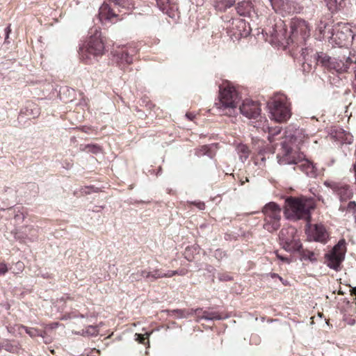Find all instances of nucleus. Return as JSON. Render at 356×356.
Returning a JSON list of instances; mask_svg holds the SVG:
<instances>
[{
    "label": "nucleus",
    "instance_id": "f257e3e1",
    "mask_svg": "<svg viewBox=\"0 0 356 356\" xmlns=\"http://www.w3.org/2000/svg\"><path fill=\"white\" fill-rule=\"evenodd\" d=\"M291 139L287 138L281 142L277 159L280 165H293L294 170H300L307 177H316L318 175L317 168L315 165L305 158L303 154L298 152L292 148L290 144Z\"/></svg>",
    "mask_w": 356,
    "mask_h": 356
},
{
    "label": "nucleus",
    "instance_id": "f03ea898",
    "mask_svg": "<svg viewBox=\"0 0 356 356\" xmlns=\"http://www.w3.org/2000/svg\"><path fill=\"white\" fill-rule=\"evenodd\" d=\"M316 63L324 68L336 72L337 73L348 72L353 70L356 63V54L355 52L348 51V55L342 56L330 57L325 53L320 52L315 54Z\"/></svg>",
    "mask_w": 356,
    "mask_h": 356
},
{
    "label": "nucleus",
    "instance_id": "7ed1b4c3",
    "mask_svg": "<svg viewBox=\"0 0 356 356\" xmlns=\"http://www.w3.org/2000/svg\"><path fill=\"white\" fill-rule=\"evenodd\" d=\"M218 102L215 103L216 108L221 115L234 116L237 113V107L241 97L234 87L226 86L220 87Z\"/></svg>",
    "mask_w": 356,
    "mask_h": 356
},
{
    "label": "nucleus",
    "instance_id": "20e7f679",
    "mask_svg": "<svg viewBox=\"0 0 356 356\" xmlns=\"http://www.w3.org/2000/svg\"><path fill=\"white\" fill-rule=\"evenodd\" d=\"M286 213L288 218L309 220L311 211L315 208L313 199L288 197L286 200Z\"/></svg>",
    "mask_w": 356,
    "mask_h": 356
},
{
    "label": "nucleus",
    "instance_id": "39448f33",
    "mask_svg": "<svg viewBox=\"0 0 356 356\" xmlns=\"http://www.w3.org/2000/svg\"><path fill=\"white\" fill-rule=\"evenodd\" d=\"M267 105L271 118L276 122H286L291 116L290 102L283 94L275 95Z\"/></svg>",
    "mask_w": 356,
    "mask_h": 356
},
{
    "label": "nucleus",
    "instance_id": "423d86ee",
    "mask_svg": "<svg viewBox=\"0 0 356 356\" xmlns=\"http://www.w3.org/2000/svg\"><path fill=\"white\" fill-rule=\"evenodd\" d=\"M354 31L348 24L339 23L327 32V39L332 45L348 47L354 39Z\"/></svg>",
    "mask_w": 356,
    "mask_h": 356
},
{
    "label": "nucleus",
    "instance_id": "0eeeda50",
    "mask_svg": "<svg viewBox=\"0 0 356 356\" xmlns=\"http://www.w3.org/2000/svg\"><path fill=\"white\" fill-rule=\"evenodd\" d=\"M104 51V44L101 38V33L95 30L94 35H91L87 44L81 47L79 55L83 60H90L92 57L102 56Z\"/></svg>",
    "mask_w": 356,
    "mask_h": 356
},
{
    "label": "nucleus",
    "instance_id": "6e6552de",
    "mask_svg": "<svg viewBox=\"0 0 356 356\" xmlns=\"http://www.w3.org/2000/svg\"><path fill=\"white\" fill-rule=\"evenodd\" d=\"M265 218L264 228L269 232L277 230L280 227L281 208L280 206L270 202L266 204L262 210Z\"/></svg>",
    "mask_w": 356,
    "mask_h": 356
},
{
    "label": "nucleus",
    "instance_id": "1a4fd4ad",
    "mask_svg": "<svg viewBox=\"0 0 356 356\" xmlns=\"http://www.w3.org/2000/svg\"><path fill=\"white\" fill-rule=\"evenodd\" d=\"M280 240L283 248L289 252L300 251L302 248L297 235V229L292 226L282 228L280 232Z\"/></svg>",
    "mask_w": 356,
    "mask_h": 356
},
{
    "label": "nucleus",
    "instance_id": "9d476101",
    "mask_svg": "<svg viewBox=\"0 0 356 356\" xmlns=\"http://www.w3.org/2000/svg\"><path fill=\"white\" fill-rule=\"evenodd\" d=\"M291 42H305L310 37V28L308 23L300 18H293L290 22Z\"/></svg>",
    "mask_w": 356,
    "mask_h": 356
},
{
    "label": "nucleus",
    "instance_id": "9b49d317",
    "mask_svg": "<svg viewBox=\"0 0 356 356\" xmlns=\"http://www.w3.org/2000/svg\"><path fill=\"white\" fill-rule=\"evenodd\" d=\"M346 253V242L343 239L340 240L335 245L332 250L325 254V263L327 266L339 271L341 270V264L344 260Z\"/></svg>",
    "mask_w": 356,
    "mask_h": 356
},
{
    "label": "nucleus",
    "instance_id": "f8f14e48",
    "mask_svg": "<svg viewBox=\"0 0 356 356\" xmlns=\"http://www.w3.org/2000/svg\"><path fill=\"white\" fill-rule=\"evenodd\" d=\"M240 113L250 120H261L259 104L250 99H245L238 108Z\"/></svg>",
    "mask_w": 356,
    "mask_h": 356
},
{
    "label": "nucleus",
    "instance_id": "ddd939ff",
    "mask_svg": "<svg viewBox=\"0 0 356 356\" xmlns=\"http://www.w3.org/2000/svg\"><path fill=\"white\" fill-rule=\"evenodd\" d=\"M324 185L331 188L332 191L338 196L339 200L341 202H346L347 200L351 199L353 197V191L347 184L325 181L324 182Z\"/></svg>",
    "mask_w": 356,
    "mask_h": 356
},
{
    "label": "nucleus",
    "instance_id": "4468645a",
    "mask_svg": "<svg viewBox=\"0 0 356 356\" xmlns=\"http://www.w3.org/2000/svg\"><path fill=\"white\" fill-rule=\"evenodd\" d=\"M136 54L134 48L122 49L114 54L115 60L120 65H129L133 62V56Z\"/></svg>",
    "mask_w": 356,
    "mask_h": 356
},
{
    "label": "nucleus",
    "instance_id": "2eb2a0df",
    "mask_svg": "<svg viewBox=\"0 0 356 356\" xmlns=\"http://www.w3.org/2000/svg\"><path fill=\"white\" fill-rule=\"evenodd\" d=\"M36 230L32 226H26L22 227L21 229H15L14 236L16 239H29L30 241H34L36 238Z\"/></svg>",
    "mask_w": 356,
    "mask_h": 356
},
{
    "label": "nucleus",
    "instance_id": "dca6fc26",
    "mask_svg": "<svg viewBox=\"0 0 356 356\" xmlns=\"http://www.w3.org/2000/svg\"><path fill=\"white\" fill-rule=\"evenodd\" d=\"M251 122H252V126L254 128L261 129L264 131H268V138L270 142L273 141L272 137L279 134L281 132L280 127H270L269 126L265 124L266 122V120L264 122L262 120H259V121H257V122L252 121Z\"/></svg>",
    "mask_w": 356,
    "mask_h": 356
},
{
    "label": "nucleus",
    "instance_id": "f3484780",
    "mask_svg": "<svg viewBox=\"0 0 356 356\" xmlns=\"http://www.w3.org/2000/svg\"><path fill=\"white\" fill-rule=\"evenodd\" d=\"M236 9L238 14L241 16H248L250 17H252L253 15H256L257 16V13H255L253 6L250 1H243L238 3Z\"/></svg>",
    "mask_w": 356,
    "mask_h": 356
},
{
    "label": "nucleus",
    "instance_id": "a211bd4d",
    "mask_svg": "<svg viewBox=\"0 0 356 356\" xmlns=\"http://www.w3.org/2000/svg\"><path fill=\"white\" fill-rule=\"evenodd\" d=\"M268 1L275 13L284 15L289 11L288 2L286 0H268Z\"/></svg>",
    "mask_w": 356,
    "mask_h": 356
},
{
    "label": "nucleus",
    "instance_id": "6ab92c4d",
    "mask_svg": "<svg viewBox=\"0 0 356 356\" xmlns=\"http://www.w3.org/2000/svg\"><path fill=\"white\" fill-rule=\"evenodd\" d=\"M99 16L101 21H111L113 18L117 17L118 15L110 8L108 4L104 3L99 8Z\"/></svg>",
    "mask_w": 356,
    "mask_h": 356
},
{
    "label": "nucleus",
    "instance_id": "aec40b11",
    "mask_svg": "<svg viewBox=\"0 0 356 356\" xmlns=\"http://www.w3.org/2000/svg\"><path fill=\"white\" fill-rule=\"evenodd\" d=\"M146 281L154 282L159 278L168 277L167 272H163L161 269L151 268L147 269Z\"/></svg>",
    "mask_w": 356,
    "mask_h": 356
},
{
    "label": "nucleus",
    "instance_id": "412c9836",
    "mask_svg": "<svg viewBox=\"0 0 356 356\" xmlns=\"http://www.w3.org/2000/svg\"><path fill=\"white\" fill-rule=\"evenodd\" d=\"M314 239L316 241L325 243L327 238V233L323 225H316L313 232Z\"/></svg>",
    "mask_w": 356,
    "mask_h": 356
},
{
    "label": "nucleus",
    "instance_id": "4be33fe9",
    "mask_svg": "<svg viewBox=\"0 0 356 356\" xmlns=\"http://www.w3.org/2000/svg\"><path fill=\"white\" fill-rule=\"evenodd\" d=\"M197 316V321H199L201 319H204L207 321H215V320H221L223 317L221 316L220 314L218 312H209L207 311H201L196 314Z\"/></svg>",
    "mask_w": 356,
    "mask_h": 356
},
{
    "label": "nucleus",
    "instance_id": "5701e85b",
    "mask_svg": "<svg viewBox=\"0 0 356 356\" xmlns=\"http://www.w3.org/2000/svg\"><path fill=\"white\" fill-rule=\"evenodd\" d=\"M201 308L197 309H175L172 312L174 313L176 316L179 318H184L191 316L193 315L197 314L198 312H201Z\"/></svg>",
    "mask_w": 356,
    "mask_h": 356
},
{
    "label": "nucleus",
    "instance_id": "b1692460",
    "mask_svg": "<svg viewBox=\"0 0 356 356\" xmlns=\"http://www.w3.org/2000/svg\"><path fill=\"white\" fill-rule=\"evenodd\" d=\"M234 0H215L213 6L216 10L225 12L227 9L234 6Z\"/></svg>",
    "mask_w": 356,
    "mask_h": 356
},
{
    "label": "nucleus",
    "instance_id": "393cba45",
    "mask_svg": "<svg viewBox=\"0 0 356 356\" xmlns=\"http://www.w3.org/2000/svg\"><path fill=\"white\" fill-rule=\"evenodd\" d=\"M0 349H4L6 351L17 353L20 349L19 343H13L9 341H5L0 343Z\"/></svg>",
    "mask_w": 356,
    "mask_h": 356
},
{
    "label": "nucleus",
    "instance_id": "a878e982",
    "mask_svg": "<svg viewBox=\"0 0 356 356\" xmlns=\"http://www.w3.org/2000/svg\"><path fill=\"white\" fill-rule=\"evenodd\" d=\"M113 2L115 6H117L118 10L120 12V9H124L129 10L134 8V5L131 0H109Z\"/></svg>",
    "mask_w": 356,
    "mask_h": 356
},
{
    "label": "nucleus",
    "instance_id": "bb28decb",
    "mask_svg": "<svg viewBox=\"0 0 356 356\" xmlns=\"http://www.w3.org/2000/svg\"><path fill=\"white\" fill-rule=\"evenodd\" d=\"M21 329L24 330L31 338L43 336L44 334V330L42 331L37 328L30 327L23 325L19 326V330Z\"/></svg>",
    "mask_w": 356,
    "mask_h": 356
},
{
    "label": "nucleus",
    "instance_id": "cd10ccee",
    "mask_svg": "<svg viewBox=\"0 0 356 356\" xmlns=\"http://www.w3.org/2000/svg\"><path fill=\"white\" fill-rule=\"evenodd\" d=\"M236 149L241 161L243 163L245 162L250 154V150L248 146L244 144H239L238 145H237Z\"/></svg>",
    "mask_w": 356,
    "mask_h": 356
},
{
    "label": "nucleus",
    "instance_id": "c85d7f7f",
    "mask_svg": "<svg viewBox=\"0 0 356 356\" xmlns=\"http://www.w3.org/2000/svg\"><path fill=\"white\" fill-rule=\"evenodd\" d=\"M339 210L342 212L346 211L347 213L350 214L356 220V203H355V202H354V201L349 202L346 207L341 204Z\"/></svg>",
    "mask_w": 356,
    "mask_h": 356
},
{
    "label": "nucleus",
    "instance_id": "c756f323",
    "mask_svg": "<svg viewBox=\"0 0 356 356\" xmlns=\"http://www.w3.org/2000/svg\"><path fill=\"white\" fill-rule=\"evenodd\" d=\"M80 317L81 318H84L86 320L87 322H90L89 318L91 317V315L88 314V313L86 314H78L77 312H71L68 314H64L61 317V320H68V319H72Z\"/></svg>",
    "mask_w": 356,
    "mask_h": 356
},
{
    "label": "nucleus",
    "instance_id": "7c9ffc66",
    "mask_svg": "<svg viewBox=\"0 0 356 356\" xmlns=\"http://www.w3.org/2000/svg\"><path fill=\"white\" fill-rule=\"evenodd\" d=\"M99 333L98 326L89 325L86 330H81L76 332V334H79L83 337H93L97 336Z\"/></svg>",
    "mask_w": 356,
    "mask_h": 356
},
{
    "label": "nucleus",
    "instance_id": "2f4dec72",
    "mask_svg": "<svg viewBox=\"0 0 356 356\" xmlns=\"http://www.w3.org/2000/svg\"><path fill=\"white\" fill-rule=\"evenodd\" d=\"M350 4L349 0H341L339 2L336 3V9L334 10H332L331 13H337L339 12H343L345 8H346Z\"/></svg>",
    "mask_w": 356,
    "mask_h": 356
},
{
    "label": "nucleus",
    "instance_id": "473e14b6",
    "mask_svg": "<svg viewBox=\"0 0 356 356\" xmlns=\"http://www.w3.org/2000/svg\"><path fill=\"white\" fill-rule=\"evenodd\" d=\"M146 273H147V269L138 270L136 273H133L129 276V280H131V282L139 281V280H142L143 278L146 280V275H145Z\"/></svg>",
    "mask_w": 356,
    "mask_h": 356
},
{
    "label": "nucleus",
    "instance_id": "72a5a7b5",
    "mask_svg": "<svg viewBox=\"0 0 356 356\" xmlns=\"http://www.w3.org/2000/svg\"><path fill=\"white\" fill-rule=\"evenodd\" d=\"M329 29L332 31V29H330L328 24L323 22L322 21H321L317 26V30L319 31L320 34L324 38H327V32Z\"/></svg>",
    "mask_w": 356,
    "mask_h": 356
},
{
    "label": "nucleus",
    "instance_id": "f704fd0d",
    "mask_svg": "<svg viewBox=\"0 0 356 356\" xmlns=\"http://www.w3.org/2000/svg\"><path fill=\"white\" fill-rule=\"evenodd\" d=\"M299 252H300L301 260H305V261L308 260L310 261H315L316 260L313 252H311L309 250H302V251L300 250Z\"/></svg>",
    "mask_w": 356,
    "mask_h": 356
},
{
    "label": "nucleus",
    "instance_id": "c9c22d12",
    "mask_svg": "<svg viewBox=\"0 0 356 356\" xmlns=\"http://www.w3.org/2000/svg\"><path fill=\"white\" fill-rule=\"evenodd\" d=\"M156 1L157 6L161 11L168 13L172 0H156Z\"/></svg>",
    "mask_w": 356,
    "mask_h": 356
},
{
    "label": "nucleus",
    "instance_id": "e433bc0d",
    "mask_svg": "<svg viewBox=\"0 0 356 356\" xmlns=\"http://www.w3.org/2000/svg\"><path fill=\"white\" fill-rule=\"evenodd\" d=\"M317 52L314 53L313 48H312L310 47H305L304 48H302L301 55L302 56L303 58L305 60H308L309 57H312V55H314V59L316 60V59L315 58V54Z\"/></svg>",
    "mask_w": 356,
    "mask_h": 356
},
{
    "label": "nucleus",
    "instance_id": "4c0bfd02",
    "mask_svg": "<svg viewBox=\"0 0 356 356\" xmlns=\"http://www.w3.org/2000/svg\"><path fill=\"white\" fill-rule=\"evenodd\" d=\"M338 137L343 141V143L347 144L352 143L353 140V136L350 133L343 130L341 133L339 134Z\"/></svg>",
    "mask_w": 356,
    "mask_h": 356
},
{
    "label": "nucleus",
    "instance_id": "58836bf2",
    "mask_svg": "<svg viewBox=\"0 0 356 356\" xmlns=\"http://www.w3.org/2000/svg\"><path fill=\"white\" fill-rule=\"evenodd\" d=\"M83 149L87 152H91L93 154H98V153L101 152L100 147L97 145L89 144V145H85V147Z\"/></svg>",
    "mask_w": 356,
    "mask_h": 356
},
{
    "label": "nucleus",
    "instance_id": "ea45409f",
    "mask_svg": "<svg viewBox=\"0 0 356 356\" xmlns=\"http://www.w3.org/2000/svg\"><path fill=\"white\" fill-rule=\"evenodd\" d=\"M187 273V270L185 269L177 270H168L167 271V277H171L174 275H185Z\"/></svg>",
    "mask_w": 356,
    "mask_h": 356
},
{
    "label": "nucleus",
    "instance_id": "a19ab883",
    "mask_svg": "<svg viewBox=\"0 0 356 356\" xmlns=\"http://www.w3.org/2000/svg\"><path fill=\"white\" fill-rule=\"evenodd\" d=\"M328 10L331 13L332 10L336 9L337 0H324Z\"/></svg>",
    "mask_w": 356,
    "mask_h": 356
},
{
    "label": "nucleus",
    "instance_id": "79ce46f5",
    "mask_svg": "<svg viewBox=\"0 0 356 356\" xmlns=\"http://www.w3.org/2000/svg\"><path fill=\"white\" fill-rule=\"evenodd\" d=\"M218 279L220 281H229L232 280V277L227 273H219Z\"/></svg>",
    "mask_w": 356,
    "mask_h": 356
},
{
    "label": "nucleus",
    "instance_id": "37998d69",
    "mask_svg": "<svg viewBox=\"0 0 356 356\" xmlns=\"http://www.w3.org/2000/svg\"><path fill=\"white\" fill-rule=\"evenodd\" d=\"M24 218H25L24 214L22 212H19V211H18V213H16L14 217L15 221L17 222H22L24 220Z\"/></svg>",
    "mask_w": 356,
    "mask_h": 356
},
{
    "label": "nucleus",
    "instance_id": "c03bdc74",
    "mask_svg": "<svg viewBox=\"0 0 356 356\" xmlns=\"http://www.w3.org/2000/svg\"><path fill=\"white\" fill-rule=\"evenodd\" d=\"M8 270V268L6 264L0 263V275H5Z\"/></svg>",
    "mask_w": 356,
    "mask_h": 356
},
{
    "label": "nucleus",
    "instance_id": "a18cd8bd",
    "mask_svg": "<svg viewBox=\"0 0 356 356\" xmlns=\"http://www.w3.org/2000/svg\"><path fill=\"white\" fill-rule=\"evenodd\" d=\"M136 340L138 341L140 343H145V341L146 340V337L143 334H136Z\"/></svg>",
    "mask_w": 356,
    "mask_h": 356
},
{
    "label": "nucleus",
    "instance_id": "49530a36",
    "mask_svg": "<svg viewBox=\"0 0 356 356\" xmlns=\"http://www.w3.org/2000/svg\"><path fill=\"white\" fill-rule=\"evenodd\" d=\"M40 337L42 338L43 342L44 343H49L52 341L51 338L47 335V333L46 331H44V334L43 336H40Z\"/></svg>",
    "mask_w": 356,
    "mask_h": 356
},
{
    "label": "nucleus",
    "instance_id": "de8ad7c7",
    "mask_svg": "<svg viewBox=\"0 0 356 356\" xmlns=\"http://www.w3.org/2000/svg\"><path fill=\"white\" fill-rule=\"evenodd\" d=\"M191 203L195 204L200 210H204L205 209V204L202 202H194Z\"/></svg>",
    "mask_w": 356,
    "mask_h": 356
},
{
    "label": "nucleus",
    "instance_id": "09e8293b",
    "mask_svg": "<svg viewBox=\"0 0 356 356\" xmlns=\"http://www.w3.org/2000/svg\"><path fill=\"white\" fill-rule=\"evenodd\" d=\"M223 255H225V253L222 251H221L220 250H216V252H215V257L216 258H218H218H222Z\"/></svg>",
    "mask_w": 356,
    "mask_h": 356
},
{
    "label": "nucleus",
    "instance_id": "8fccbe9b",
    "mask_svg": "<svg viewBox=\"0 0 356 356\" xmlns=\"http://www.w3.org/2000/svg\"><path fill=\"white\" fill-rule=\"evenodd\" d=\"M205 270L209 273H213L216 269L211 265H207Z\"/></svg>",
    "mask_w": 356,
    "mask_h": 356
},
{
    "label": "nucleus",
    "instance_id": "3c124183",
    "mask_svg": "<svg viewBox=\"0 0 356 356\" xmlns=\"http://www.w3.org/2000/svg\"><path fill=\"white\" fill-rule=\"evenodd\" d=\"M277 257L280 260H282V261H285V262H286V263H289V261H289V259L288 258L284 257H282V256H281V255H280V254H277Z\"/></svg>",
    "mask_w": 356,
    "mask_h": 356
},
{
    "label": "nucleus",
    "instance_id": "603ef678",
    "mask_svg": "<svg viewBox=\"0 0 356 356\" xmlns=\"http://www.w3.org/2000/svg\"><path fill=\"white\" fill-rule=\"evenodd\" d=\"M10 32V26H7L5 29V33H6V40H7V38H8L9 36V33Z\"/></svg>",
    "mask_w": 356,
    "mask_h": 356
},
{
    "label": "nucleus",
    "instance_id": "864d4df0",
    "mask_svg": "<svg viewBox=\"0 0 356 356\" xmlns=\"http://www.w3.org/2000/svg\"><path fill=\"white\" fill-rule=\"evenodd\" d=\"M58 325V323H54L49 325V327L51 329H54V328L57 327Z\"/></svg>",
    "mask_w": 356,
    "mask_h": 356
},
{
    "label": "nucleus",
    "instance_id": "5fc2aeb1",
    "mask_svg": "<svg viewBox=\"0 0 356 356\" xmlns=\"http://www.w3.org/2000/svg\"><path fill=\"white\" fill-rule=\"evenodd\" d=\"M186 116L188 119H190V120H192V119H193V115L192 114H191V113H186Z\"/></svg>",
    "mask_w": 356,
    "mask_h": 356
},
{
    "label": "nucleus",
    "instance_id": "6e6d98bb",
    "mask_svg": "<svg viewBox=\"0 0 356 356\" xmlns=\"http://www.w3.org/2000/svg\"><path fill=\"white\" fill-rule=\"evenodd\" d=\"M279 277V279H280L281 281L282 280V278L281 277H280L277 274L273 273V274L272 275V277Z\"/></svg>",
    "mask_w": 356,
    "mask_h": 356
},
{
    "label": "nucleus",
    "instance_id": "4d7b16f0",
    "mask_svg": "<svg viewBox=\"0 0 356 356\" xmlns=\"http://www.w3.org/2000/svg\"><path fill=\"white\" fill-rule=\"evenodd\" d=\"M352 294H354L356 296V287H354L351 291Z\"/></svg>",
    "mask_w": 356,
    "mask_h": 356
},
{
    "label": "nucleus",
    "instance_id": "13d9d810",
    "mask_svg": "<svg viewBox=\"0 0 356 356\" xmlns=\"http://www.w3.org/2000/svg\"><path fill=\"white\" fill-rule=\"evenodd\" d=\"M261 143V144H263V141H260L259 140H258V143Z\"/></svg>",
    "mask_w": 356,
    "mask_h": 356
},
{
    "label": "nucleus",
    "instance_id": "bf43d9fd",
    "mask_svg": "<svg viewBox=\"0 0 356 356\" xmlns=\"http://www.w3.org/2000/svg\"><path fill=\"white\" fill-rule=\"evenodd\" d=\"M259 149V146L257 147V148L256 149H258L259 152H261V150Z\"/></svg>",
    "mask_w": 356,
    "mask_h": 356
}]
</instances>
